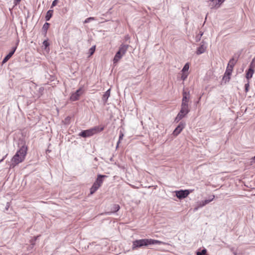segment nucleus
Wrapping results in <instances>:
<instances>
[{"mask_svg": "<svg viewBox=\"0 0 255 255\" xmlns=\"http://www.w3.org/2000/svg\"><path fill=\"white\" fill-rule=\"evenodd\" d=\"M58 2V0H54L52 3V5L51 8H52L53 6H55Z\"/></svg>", "mask_w": 255, "mask_h": 255, "instance_id": "31", "label": "nucleus"}, {"mask_svg": "<svg viewBox=\"0 0 255 255\" xmlns=\"http://www.w3.org/2000/svg\"><path fill=\"white\" fill-rule=\"evenodd\" d=\"M252 160L254 161V162H255V156L252 158Z\"/></svg>", "mask_w": 255, "mask_h": 255, "instance_id": "40", "label": "nucleus"}, {"mask_svg": "<svg viewBox=\"0 0 255 255\" xmlns=\"http://www.w3.org/2000/svg\"><path fill=\"white\" fill-rule=\"evenodd\" d=\"M225 0H217V2L220 6L221 4L225 1Z\"/></svg>", "mask_w": 255, "mask_h": 255, "instance_id": "33", "label": "nucleus"}, {"mask_svg": "<svg viewBox=\"0 0 255 255\" xmlns=\"http://www.w3.org/2000/svg\"><path fill=\"white\" fill-rule=\"evenodd\" d=\"M187 76H188V74L183 73L181 76V79L182 80L184 81L187 78Z\"/></svg>", "mask_w": 255, "mask_h": 255, "instance_id": "27", "label": "nucleus"}, {"mask_svg": "<svg viewBox=\"0 0 255 255\" xmlns=\"http://www.w3.org/2000/svg\"><path fill=\"white\" fill-rule=\"evenodd\" d=\"M254 73V70L253 69V62H252L250 65V68L247 71L246 76V78L248 80L250 79L253 77Z\"/></svg>", "mask_w": 255, "mask_h": 255, "instance_id": "11", "label": "nucleus"}, {"mask_svg": "<svg viewBox=\"0 0 255 255\" xmlns=\"http://www.w3.org/2000/svg\"><path fill=\"white\" fill-rule=\"evenodd\" d=\"M53 10H49L46 14L45 16V20L46 21H49L50 19L51 18L52 15H53Z\"/></svg>", "mask_w": 255, "mask_h": 255, "instance_id": "17", "label": "nucleus"}, {"mask_svg": "<svg viewBox=\"0 0 255 255\" xmlns=\"http://www.w3.org/2000/svg\"><path fill=\"white\" fill-rule=\"evenodd\" d=\"M190 111L189 109V105L185 104H181V110L177 115L175 120L178 122L184 118Z\"/></svg>", "mask_w": 255, "mask_h": 255, "instance_id": "4", "label": "nucleus"}, {"mask_svg": "<svg viewBox=\"0 0 255 255\" xmlns=\"http://www.w3.org/2000/svg\"><path fill=\"white\" fill-rule=\"evenodd\" d=\"M124 56V55H123L120 51H118L115 57H114V63H116L117 62H118L120 59H121L122 57Z\"/></svg>", "mask_w": 255, "mask_h": 255, "instance_id": "15", "label": "nucleus"}, {"mask_svg": "<svg viewBox=\"0 0 255 255\" xmlns=\"http://www.w3.org/2000/svg\"><path fill=\"white\" fill-rule=\"evenodd\" d=\"M168 245L163 242H161L156 240L151 239H143L140 240H136L132 242V250H135L137 248H142L143 247H147L151 245Z\"/></svg>", "mask_w": 255, "mask_h": 255, "instance_id": "2", "label": "nucleus"}, {"mask_svg": "<svg viewBox=\"0 0 255 255\" xmlns=\"http://www.w3.org/2000/svg\"><path fill=\"white\" fill-rule=\"evenodd\" d=\"M83 92L81 89L77 90L75 93H73L70 97V99L72 101H75L79 99L80 96L82 95Z\"/></svg>", "mask_w": 255, "mask_h": 255, "instance_id": "8", "label": "nucleus"}, {"mask_svg": "<svg viewBox=\"0 0 255 255\" xmlns=\"http://www.w3.org/2000/svg\"><path fill=\"white\" fill-rule=\"evenodd\" d=\"M104 129L103 126H96L89 129L84 130L79 133V135L83 137H90L95 134L103 131Z\"/></svg>", "mask_w": 255, "mask_h": 255, "instance_id": "3", "label": "nucleus"}, {"mask_svg": "<svg viewBox=\"0 0 255 255\" xmlns=\"http://www.w3.org/2000/svg\"><path fill=\"white\" fill-rule=\"evenodd\" d=\"M245 92L247 93L249 91V82L248 81V82L247 83H246L245 85Z\"/></svg>", "mask_w": 255, "mask_h": 255, "instance_id": "30", "label": "nucleus"}, {"mask_svg": "<svg viewBox=\"0 0 255 255\" xmlns=\"http://www.w3.org/2000/svg\"><path fill=\"white\" fill-rule=\"evenodd\" d=\"M128 47V45L122 44L121 45L119 48V51H120L123 55H124L127 52Z\"/></svg>", "mask_w": 255, "mask_h": 255, "instance_id": "13", "label": "nucleus"}, {"mask_svg": "<svg viewBox=\"0 0 255 255\" xmlns=\"http://www.w3.org/2000/svg\"><path fill=\"white\" fill-rule=\"evenodd\" d=\"M209 6L211 7V8H218L219 7V6L217 2V0H215L214 2H211L209 4Z\"/></svg>", "mask_w": 255, "mask_h": 255, "instance_id": "20", "label": "nucleus"}, {"mask_svg": "<svg viewBox=\"0 0 255 255\" xmlns=\"http://www.w3.org/2000/svg\"><path fill=\"white\" fill-rule=\"evenodd\" d=\"M13 55H12V54L11 53H9L4 58V59H3L2 60V64L3 63H5V62H6Z\"/></svg>", "mask_w": 255, "mask_h": 255, "instance_id": "22", "label": "nucleus"}, {"mask_svg": "<svg viewBox=\"0 0 255 255\" xmlns=\"http://www.w3.org/2000/svg\"><path fill=\"white\" fill-rule=\"evenodd\" d=\"M185 124L181 122L177 127L173 131V134L175 136L178 135L182 129L184 128Z\"/></svg>", "mask_w": 255, "mask_h": 255, "instance_id": "10", "label": "nucleus"}, {"mask_svg": "<svg viewBox=\"0 0 255 255\" xmlns=\"http://www.w3.org/2000/svg\"><path fill=\"white\" fill-rule=\"evenodd\" d=\"M14 1H15L16 2L18 3V2H19L21 1V0H14Z\"/></svg>", "mask_w": 255, "mask_h": 255, "instance_id": "39", "label": "nucleus"}, {"mask_svg": "<svg viewBox=\"0 0 255 255\" xmlns=\"http://www.w3.org/2000/svg\"><path fill=\"white\" fill-rule=\"evenodd\" d=\"M93 20H94V17H90L87 18H86V19L85 20V21H84V23H88V22H89L90 21Z\"/></svg>", "mask_w": 255, "mask_h": 255, "instance_id": "28", "label": "nucleus"}, {"mask_svg": "<svg viewBox=\"0 0 255 255\" xmlns=\"http://www.w3.org/2000/svg\"><path fill=\"white\" fill-rule=\"evenodd\" d=\"M234 255H237V253H236V252H234Z\"/></svg>", "mask_w": 255, "mask_h": 255, "instance_id": "42", "label": "nucleus"}, {"mask_svg": "<svg viewBox=\"0 0 255 255\" xmlns=\"http://www.w3.org/2000/svg\"><path fill=\"white\" fill-rule=\"evenodd\" d=\"M43 44L45 47H47L49 45V43L46 40L43 41Z\"/></svg>", "mask_w": 255, "mask_h": 255, "instance_id": "35", "label": "nucleus"}, {"mask_svg": "<svg viewBox=\"0 0 255 255\" xmlns=\"http://www.w3.org/2000/svg\"><path fill=\"white\" fill-rule=\"evenodd\" d=\"M49 23L46 22L43 25L42 29H43V30L47 31V30L49 27Z\"/></svg>", "mask_w": 255, "mask_h": 255, "instance_id": "26", "label": "nucleus"}, {"mask_svg": "<svg viewBox=\"0 0 255 255\" xmlns=\"http://www.w3.org/2000/svg\"><path fill=\"white\" fill-rule=\"evenodd\" d=\"M211 2H214L216 0H209Z\"/></svg>", "mask_w": 255, "mask_h": 255, "instance_id": "41", "label": "nucleus"}, {"mask_svg": "<svg viewBox=\"0 0 255 255\" xmlns=\"http://www.w3.org/2000/svg\"><path fill=\"white\" fill-rule=\"evenodd\" d=\"M191 192V191L189 190H180L175 192L176 197L179 199H182L187 197Z\"/></svg>", "mask_w": 255, "mask_h": 255, "instance_id": "5", "label": "nucleus"}, {"mask_svg": "<svg viewBox=\"0 0 255 255\" xmlns=\"http://www.w3.org/2000/svg\"><path fill=\"white\" fill-rule=\"evenodd\" d=\"M95 49H96L95 45L93 46L91 48H90V49L89 50L90 55H92L94 54V53L95 52Z\"/></svg>", "mask_w": 255, "mask_h": 255, "instance_id": "25", "label": "nucleus"}, {"mask_svg": "<svg viewBox=\"0 0 255 255\" xmlns=\"http://www.w3.org/2000/svg\"><path fill=\"white\" fill-rule=\"evenodd\" d=\"M99 187L100 186L94 183L90 189V193L93 194L99 189Z\"/></svg>", "mask_w": 255, "mask_h": 255, "instance_id": "18", "label": "nucleus"}, {"mask_svg": "<svg viewBox=\"0 0 255 255\" xmlns=\"http://www.w3.org/2000/svg\"><path fill=\"white\" fill-rule=\"evenodd\" d=\"M120 142H121V141L118 140L117 144V146H116L117 148L119 147V144L120 143Z\"/></svg>", "mask_w": 255, "mask_h": 255, "instance_id": "37", "label": "nucleus"}, {"mask_svg": "<svg viewBox=\"0 0 255 255\" xmlns=\"http://www.w3.org/2000/svg\"><path fill=\"white\" fill-rule=\"evenodd\" d=\"M189 65L188 63H186L185 65L184 66L182 72V73H184L186 71H187L189 70Z\"/></svg>", "mask_w": 255, "mask_h": 255, "instance_id": "24", "label": "nucleus"}, {"mask_svg": "<svg viewBox=\"0 0 255 255\" xmlns=\"http://www.w3.org/2000/svg\"><path fill=\"white\" fill-rule=\"evenodd\" d=\"M214 198H215V196L214 195H212L211 196V200H205L201 201L200 203L199 207H202L204 206L206 204L209 203L212 201H213V199H214Z\"/></svg>", "mask_w": 255, "mask_h": 255, "instance_id": "16", "label": "nucleus"}, {"mask_svg": "<svg viewBox=\"0 0 255 255\" xmlns=\"http://www.w3.org/2000/svg\"><path fill=\"white\" fill-rule=\"evenodd\" d=\"M124 136V133L122 131H120L119 140L121 141L123 139Z\"/></svg>", "mask_w": 255, "mask_h": 255, "instance_id": "29", "label": "nucleus"}, {"mask_svg": "<svg viewBox=\"0 0 255 255\" xmlns=\"http://www.w3.org/2000/svg\"><path fill=\"white\" fill-rule=\"evenodd\" d=\"M233 68L231 66H227L226 71L224 74L223 79L226 81H229L230 79V76L232 74Z\"/></svg>", "mask_w": 255, "mask_h": 255, "instance_id": "6", "label": "nucleus"}, {"mask_svg": "<svg viewBox=\"0 0 255 255\" xmlns=\"http://www.w3.org/2000/svg\"><path fill=\"white\" fill-rule=\"evenodd\" d=\"M7 154H6L3 157V158L1 159L0 160V163H1L4 160Z\"/></svg>", "mask_w": 255, "mask_h": 255, "instance_id": "36", "label": "nucleus"}, {"mask_svg": "<svg viewBox=\"0 0 255 255\" xmlns=\"http://www.w3.org/2000/svg\"><path fill=\"white\" fill-rule=\"evenodd\" d=\"M16 48H17V46H15V47H13L12 48V50L10 52V53H11L12 54V55H13L14 53Z\"/></svg>", "mask_w": 255, "mask_h": 255, "instance_id": "32", "label": "nucleus"}, {"mask_svg": "<svg viewBox=\"0 0 255 255\" xmlns=\"http://www.w3.org/2000/svg\"><path fill=\"white\" fill-rule=\"evenodd\" d=\"M207 250L205 249H203L201 252H197L196 255H206Z\"/></svg>", "mask_w": 255, "mask_h": 255, "instance_id": "23", "label": "nucleus"}, {"mask_svg": "<svg viewBox=\"0 0 255 255\" xmlns=\"http://www.w3.org/2000/svg\"><path fill=\"white\" fill-rule=\"evenodd\" d=\"M182 95L183 98L181 104L188 105V102L190 99V92H187L184 90H183Z\"/></svg>", "mask_w": 255, "mask_h": 255, "instance_id": "7", "label": "nucleus"}, {"mask_svg": "<svg viewBox=\"0 0 255 255\" xmlns=\"http://www.w3.org/2000/svg\"><path fill=\"white\" fill-rule=\"evenodd\" d=\"M110 96V89H108L103 95L102 100L104 104L106 103L109 97Z\"/></svg>", "mask_w": 255, "mask_h": 255, "instance_id": "14", "label": "nucleus"}, {"mask_svg": "<svg viewBox=\"0 0 255 255\" xmlns=\"http://www.w3.org/2000/svg\"><path fill=\"white\" fill-rule=\"evenodd\" d=\"M27 151V146L25 145H23L11 159L9 168H13L19 163L22 162L25 158Z\"/></svg>", "mask_w": 255, "mask_h": 255, "instance_id": "1", "label": "nucleus"}, {"mask_svg": "<svg viewBox=\"0 0 255 255\" xmlns=\"http://www.w3.org/2000/svg\"><path fill=\"white\" fill-rule=\"evenodd\" d=\"M237 61V60H235L234 58H232V59H231L230 60L229 63L228 64V66H231V67L234 68V66H235Z\"/></svg>", "mask_w": 255, "mask_h": 255, "instance_id": "19", "label": "nucleus"}, {"mask_svg": "<svg viewBox=\"0 0 255 255\" xmlns=\"http://www.w3.org/2000/svg\"><path fill=\"white\" fill-rule=\"evenodd\" d=\"M206 48L207 44L205 42L202 41L200 46L198 48L197 50L196 51L197 54L200 55L204 53Z\"/></svg>", "mask_w": 255, "mask_h": 255, "instance_id": "9", "label": "nucleus"}, {"mask_svg": "<svg viewBox=\"0 0 255 255\" xmlns=\"http://www.w3.org/2000/svg\"><path fill=\"white\" fill-rule=\"evenodd\" d=\"M105 177H107L106 175H98L96 181L94 183L100 187L103 182V178Z\"/></svg>", "mask_w": 255, "mask_h": 255, "instance_id": "12", "label": "nucleus"}, {"mask_svg": "<svg viewBox=\"0 0 255 255\" xmlns=\"http://www.w3.org/2000/svg\"><path fill=\"white\" fill-rule=\"evenodd\" d=\"M9 206H10V203L9 202H7L6 207L5 208V209L6 211L8 210Z\"/></svg>", "mask_w": 255, "mask_h": 255, "instance_id": "34", "label": "nucleus"}, {"mask_svg": "<svg viewBox=\"0 0 255 255\" xmlns=\"http://www.w3.org/2000/svg\"><path fill=\"white\" fill-rule=\"evenodd\" d=\"M120 207L118 204H114L112 209L111 213H115L119 210Z\"/></svg>", "mask_w": 255, "mask_h": 255, "instance_id": "21", "label": "nucleus"}, {"mask_svg": "<svg viewBox=\"0 0 255 255\" xmlns=\"http://www.w3.org/2000/svg\"><path fill=\"white\" fill-rule=\"evenodd\" d=\"M38 237H39V236H36V237H34V241H35L37 239V238H38Z\"/></svg>", "mask_w": 255, "mask_h": 255, "instance_id": "38", "label": "nucleus"}]
</instances>
